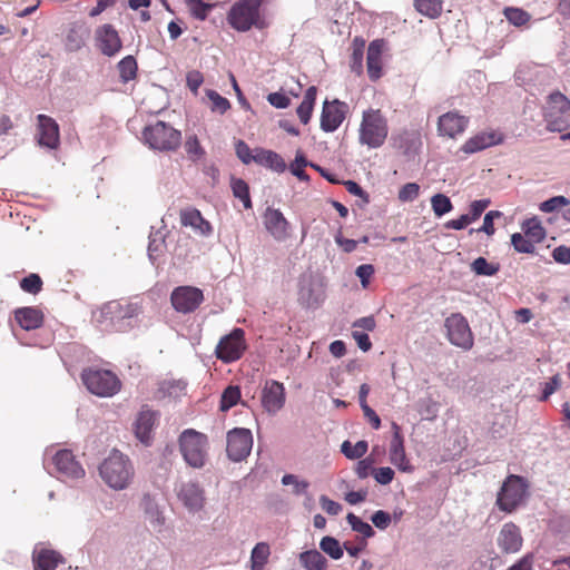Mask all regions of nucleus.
Instances as JSON below:
<instances>
[{
    "label": "nucleus",
    "instance_id": "680f3d73",
    "mask_svg": "<svg viewBox=\"0 0 570 570\" xmlns=\"http://www.w3.org/2000/svg\"><path fill=\"white\" fill-rule=\"evenodd\" d=\"M235 151L243 164L249 165L250 163H254V149L252 150L245 141L237 140L235 144Z\"/></svg>",
    "mask_w": 570,
    "mask_h": 570
},
{
    "label": "nucleus",
    "instance_id": "6ab92c4d",
    "mask_svg": "<svg viewBox=\"0 0 570 570\" xmlns=\"http://www.w3.org/2000/svg\"><path fill=\"white\" fill-rule=\"evenodd\" d=\"M392 440L390 444V461L402 472H413L414 468L406 458L404 449V439L401 434V428L397 423L392 422Z\"/></svg>",
    "mask_w": 570,
    "mask_h": 570
},
{
    "label": "nucleus",
    "instance_id": "c03bdc74",
    "mask_svg": "<svg viewBox=\"0 0 570 570\" xmlns=\"http://www.w3.org/2000/svg\"><path fill=\"white\" fill-rule=\"evenodd\" d=\"M431 206L436 217H442L443 215L450 213L453 209V205L450 198L444 194H435L434 196H432Z\"/></svg>",
    "mask_w": 570,
    "mask_h": 570
},
{
    "label": "nucleus",
    "instance_id": "ea45409f",
    "mask_svg": "<svg viewBox=\"0 0 570 570\" xmlns=\"http://www.w3.org/2000/svg\"><path fill=\"white\" fill-rule=\"evenodd\" d=\"M440 411V404L431 396L422 397L417 402V412L424 420L433 421Z\"/></svg>",
    "mask_w": 570,
    "mask_h": 570
},
{
    "label": "nucleus",
    "instance_id": "e2e57ef3",
    "mask_svg": "<svg viewBox=\"0 0 570 570\" xmlns=\"http://www.w3.org/2000/svg\"><path fill=\"white\" fill-rule=\"evenodd\" d=\"M309 165L302 154H297L294 163L291 165V171L301 180H307L308 176L304 171V167Z\"/></svg>",
    "mask_w": 570,
    "mask_h": 570
},
{
    "label": "nucleus",
    "instance_id": "20e7f679",
    "mask_svg": "<svg viewBox=\"0 0 570 570\" xmlns=\"http://www.w3.org/2000/svg\"><path fill=\"white\" fill-rule=\"evenodd\" d=\"M87 390L99 397H111L121 389V381L110 370L88 367L81 373Z\"/></svg>",
    "mask_w": 570,
    "mask_h": 570
},
{
    "label": "nucleus",
    "instance_id": "4d7b16f0",
    "mask_svg": "<svg viewBox=\"0 0 570 570\" xmlns=\"http://www.w3.org/2000/svg\"><path fill=\"white\" fill-rule=\"evenodd\" d=\"M504 14L507 20L517 27L523 26L530 18L524 10L519 8H507Z\"/></svg>",
    "mask_w": 570,
    "mask_h": 570
},
{
    "label": "nucleus",
    "instance_id": "a211bd4d",
    "mask_svg": "<svg viewBox=\"0 0 570 570\" xmlns=\"http://www.w3.org/2000/svg\"><path fill=\"white\" fill-rule=\"evenodd\" d=\"M95 40L97 48L107 57H114L122 47L117 30L109 23L96 29Z\"/></svg>",
    "mask_w": 570,
    "mask_h": 570
},
{
    "label": "nucleus",
    "instance_id": "b1692460",
    "mask_svg": "<svg viewBox=\"0 0 570 570\" xmlns=\"http://www.w3.org/2000/svg\"><path fill=\"white\" fill-rule=\"evenodd\" d=\"M522 535L519 527L512 522L504 523L498 534L497 543L503 553H515L522 547Z\"/></svg>",
    "mask_w": 570,
    "mask_h": 570
},
{
    "label": "nucleus",
    "instance_id": "0e129e2a",
    "mask_svg": "<svg viewBox=\"0 0 570 570\" xmlns=\"http://www.w3.org/2000/svg\"><path fill=\"white\" fill-rule=\"evenodd\" d=\"M489 205L490 199H479L472 202L470 205V212L466 214L470 218V222L473 223L476 220Z\"/></svg>",
    "mask_w": 570,
    "mask_h": 570
},
{
    "label": "nucleus",
    "instance_id": "37998d69",
    "mask_svg": "<svg viewBox=\"0 0 570 570\" xmlns=\"http://www.w3.org/2000/svg\"><path fill=\"white\" fill-rule=\"evenodd\" d=\"M118 70L122 81L127 82L136 77L137 62L132 56H127L118 62Z\"/></svg>",
    "mask_w": 570,
    "mask_h": 570
},
{
    "label": "nucleus",
    "instance_id": "bb28decb",
    "mask_svg": "<svg viewBox=\"0 0 570 570\" xmlns=\"http://www.w3.org/2000/svg\"><path fill=\"white\" fill-rule=\"evenodd\" d=\"M385 48L383 39H376L370 42L367 47V73L371 80L375 81L382 76V55Z\"/></svg>",
    "mask_w": 570,
    "mask_h": 570
},
{
    "label": "nucleus",
    "instance_id": "a19ab883",
    "mask_svg": "<svg viewBox=\"0 0 570 570\" xmlns=\"http://www.w3.org/2000/svg\"><path fill=\"white\" fill-rule=\"evenodd\" d=\"M230 187L233 195L242 200L246 209L252 208V200L249 196V187L247 183L240 178H232Z\"/></svg>",
    "mask_w": 570,
    "mask_h": 570
},
{
    "label": "nucleus",
    "instance_id": "69168bd1",
    "mask_svg": "<svg viewBox=\"0 0 570 570\" xmlns=\"http://www.w3.org/2000/svg\"><path fill=\"white\" fill-rule=\"evenodd\" d=\"M373 476L377 483L386 485L392 482L394 471L389 466H382L373 470Z\"/></svg>",
    "mask_w": 570,
    "mask_h": 570
},
{
    "label": "nucleus",
    "instance_id": "79ce46f5",
    "mask_svg": "<svg viewBox=\"0 0 570 570\" xmlns=\"http://www.w3.org/2000/svg\"><path fill=\"white\" fill-rule=\"evenodd\" d=\"M368 449V444L366 441L361 440L355 444H352L350 441H344L341 445L342 453L351 460L361 459Z\"/></svg>",
    "mask_w": 570,
    "mask_h": 570
},
{
    "label": "nucleus",
    "instance_id": "603ef678",
    "mask_svg": "<svg viewBox=\"0 0 570 570\" xmlns=\"http://www.w3.org/2000/svg\"><path fill=\"white\" fill-rule=\"evenodd\" d=\"M185 149L191 160H197L205 155L196 135H190L185 141Z\"/></svg>",
    "mask_w": 570,
    "mask_h": 570
},
{
    "label": "nucleus",
    "instance_id": "1a4fd4ad",
    "mask_svg": "<svg viewBox=\"0 0 570 570\" xmlns=\"http://www.w3.org/2000/svg\"><path fill=\"white\" fill-rule=\"evenodd\" d=\"M446 337L450 343L464 351L472 348L474 338L466 318L461 313H453L444 321Z\"/></svg>",
    "mask_w": 570,
    "mask_h": 570
},
{
    "label": "nucleus",
    "instance_id": "6e6d98bb",
    "mask_svg": "<svg viewBox=\"0 0 570 570\" xmlns=\"http://www.w3.org/2000/svg\"><path fill=\"white\" fill-rule=\"evenodd\" d=\"M569 199L564 196H554L540 204V210L543 213H552L569 205Z\"/></svg>",
    "mask_w": 570,
    "mask_h": 570
},
{
    "label": "nucleus",
    "instance_id": "4be33fe9",
    "mask_svg": "<svg viewBox=\"0 0 570 570\" xmlns=\"http://www.w3.org/2000/svg\"><path fill=\"white\" fill-rule=\"evenodd\" d=\"M140 313V307L137 303H129L126 305H121L119 302L112 301L106 303L99 311V314L96 316L97 322L102 323L106 320H110L111 322L115 318L125 320V318H134L138 316Z\"/></svg>",
    "mask_w": 570,
    "mask_h": 570
},
{
    "label": "nucleus",
    "instance_id": "9b49d317",
    "mask_svg": "<svg viewBox=\"0 0 570 570\" xmlns=\"http://www.w3.org/2000/svg\"><path fill=\"white\" fill-rule=\"evenodd\" d=\"M244 335L242 328H234L228 335L222 337L216 346V356L224 363L239 360L246 348Z\"/></svg>",
    "mask_w": 570,
    "mask_h": 570
},
{
    "label": "nucleus",
    "instance_id": "9d476101",
    "mask_svg": "<svg viewBox=\"0 0 570 570\" xmlns=\"http://www.w3.org/2000/svg\"><path fill=\"white\" fill-rule=\"evenodd\" d=\"M325 299V291L312 274H304L298 281L297 301L304 308L316 309Z\"/></svg>",
    "mask_w": 570,
    "mask_h": 570
},
{
    "label": "nucleus",
    "instance_id": "e433bc0d",
    "mask_svg": "<svg viewBox=\"0 0 570 570\" xmlns=\"http://www.w3.org/2000/svg\"><path fill=\"white\" fill-rule=\"evenodd\" d=\"M522 230L534 244L540 243L546 238V230L537 217L524 220L522 224Z\"/></svg>",
    "mask_w": 570,
    "mask_h": 570
},
{
    "label": "nucleus",
    "instance_id": "39448f33",
    "mask_svg": "<svg viewBox=\"0 0 570 570\" xmlns=\"http://www.w3.org/2000/svg\"><path fill=\"white\" fill-rule=\"evenodd\" d=\"M142 138L149 148L159 151H174L181 144L180 131L161 120L145 127Z\"/></svg>",
    "mask_w": 570,
    "mask_h": 570
},
{
    "label": "nucleus",
    "instance_id": "338daca9",
    "mask_svg": "<svg viewBox=\"0 0 570 570\" xmlns=\"http://www.w3.org/2000/svg\"><path fill=\"white\" fill-rule=\"evenodd\" d=\"M561 385V379L557 374L551 377L549 382H546L542 389L541 401H547Z\"/></svg>",
    "mask_w": 570,
    "mask_h": 570
},
{
    "label": "nucleus",
    "instance_id": "a18cd8bd",
    "mask_svg": "<svg viewBox=\"0 0 570 570\" xmlns=\"http://www.w3.org/2000/svg\"><path fill=\"white\" fill-rule=\"evenodd\" d=\"M240 399V390L238 386L230 385L222 394L219 409L223 412L228 411L237 404Z\"/></svg>",
    "mask_w": 570,
    "mask_h": 570
},
{
    "label": "nucleus",
    "instance_id": "09e8293b",
    "mask_svg": "<svg viewBox=\"0 0 570 570\" xmlns=\"http://www.w3.org/2000/svg\"><path fill=\"white\" fill-rule=\"evenodd\" d=\"M511 244L518 253L532 254L535 250L534 243L520 233L512 234Z\"/></svg>",
    "mask_w": 570,
    "mask_h": 570
},
{
    "label": "nucleus",
    "instance_id": "13d9d810",
    "mask_svg": "<svg viewBox=\"0 0 570 570\" xmlns=\"http://www.w3.org/2000/svg\"><path fill=\"white\" fill-rule=\"evenodd\" d=\"M269 547L267 543L259 542L252 550L250 561L252 563H258L265 566L269 557Z\"/></svg>",
    "mask_w": 570,
    "mask_h": 570
},
{
    "label": "nucleus",
    "instance_id": "7ed1b4c3",
    "mask_svg": "<svg viewBox=\"0 0 570 570\" xmlns=\"http://www.w3.org/2000/svg\"><path fill=\"white\" fill-rule=\"evenodd\" d=\"M389 135L387 120L380 109H367L363 111L358 129V141L368 148L381 147Z\"/></svg>",
    "mask_w": 570,
    "mask_h": 570
},
{
    "label": "nucleus",
    "instance_id": "412c9836",
    "mask_svg": "<svg viewBox=\"0 0 570 570\" xmlns=\"http://www.w3.org/2000/svg\"><path fill=\"white\" fill-rule=\"evenodd\" d=\"M346 104L340 100L325 101L321 115V128L325 132L335 131L345 118Z\"/></svg>",
    "mask_w": 570,
    "mask_h": 570
},
{
    "label": "nucleus",
    "instance_id": "f03ea898",
    "mask_svg": "<svg viewBox=\"0 0 570 570\" xmlns=\"http://www.w3.org/2000/svg\"><path fill=\"white\" fill-rule=\"evenodd\" d=\"M266 0H238L229 9L227 21L232 28L239 32H246L250 28L265 29L268 22L261 12V7Z\"/></svg>",
    "mask_w": 570,
    "mask_h": 570
},
{
    "label": "nucleus",
    "instance_id": "dca6fc26",
    "mask_svg": "<svg viewBox=\"0 0 570 570\" xmlns=\"http://www.w3.org/2000/svg\"><path fill=\"white\" fill-rule=\"evenodd\" d=\"M178 500L189 512H198L205 504V492L196 481L180 482L175 488Z\"/></svg>",
    "mask_w": 570,
    "mask_h": 570
},
{
    "label": "nucleus",
    "instance_id": "2eb2a0df",
    "mask_svg": "<svg viewBox=\"0 0 570 570\" xmlns=\"http://www.w3.org/2000/svg\"><path fill=\"white\" fill-rule=\"evenodd\" d=\"M52 464L56 469L57 476L65 481L77 480L85 476L83 468L69 450H59L52 456Z\"/></svg>",
    "mask_w": 570,
    "mask_h": 570
},
{
    "label": "nucleus",
    "instance_id": "aec40b11",
    "mask_svg": "<svg viewBox=\"0 0 570 570\" xmlns=\"http://www.w3.org/2000/svg\"><path fill=\"white\" fill-rule=\"evenodd\" d=\"M266 230L277 242H284L289 236V223L279 209L268 207L263 216Z\"/></svg>",
    "mask_w": 570,
    "mask_h": 570
},
{
    "label": "nucleus",
    "instance_id": "f3484780",
    "mask_svg": "<svg viewBox=\"0 0 570 570\" xmlns=\"http://www.w3.org/2000/svg\"><path fill=\"white\" fill-rule=\"evenodd\" d=\"M286 400L284 384L275 381L267 380L262 391V405L269 414L279 412Z\"/></svg>",
    "mask_w": 570,
    "mask_h": 570
},
{
    "label": "nucleus",
    "instance_id": "052dcab7",
    "mask_svg": "<svg viewBox=\"0 0 570 570\" xmlns=\"http://www.w3.org/2000/svg\"><path fill=\"white\" fill-rule=\"evenodd\" d=\"M420 186L416 183L405 184L399 191V199L403 203L413 202L419 197Z\"/></svg>",
    "mask_w": 570,
    "mask_h": 570
},
{
    "label": "nucleus",
    "instance_id": "473e14b6",
    "mask_svg": "<svg viewBox=\"0 0 570 570\" xmlns=\"http://www.w3.org/2000/svg\"><path fill=\"white\" fill-rule=\"evenodd\" d=\"M141 509L151 525L161 527L165 523V517L163 515L158 503L151 495H144L141 500Z\"/></svg>",
    "mask_w": 570,
    "mask_h": 570
},
{
    "label": "nucleus",
    "instance_id": "c756f323",
    "mask_svg": "<svg viewBox=\"0 0 570 570\" xmlns=\"http://www.w3.org/2000/svg\"><path fill=\"white\" fill-rule=\"evenodd\" d=\"M254 163L276 173H283L286 169V164L281 155L264 148L254 149Z\"/></svg>",
    "mask_w": 570,
    "mask_h": 570
},
{
    "label": "nucleus",
    "instance_id": "2f4dec72",
    "mask_svg": "<svg viewBox=\"0 0 570 570\" xmlns=\"http://www.w3.org/2000/svg\"><path fill=\"white\" fill-rule=\"evenodd\" d=\"M60 561V556L52 550L41 549L33 551L36 570H55Z\"/></svg>",
    "mask_w": 570,
    "mask_h": 570
},
{
    "label": "nucleus",
    "instance_id": "423d86ee",
    "mask_svg": "<svg viewBox=\"0 0 570 570\" xmlns=\"http://www.w3.org/2000/svg\"><path fill=\"white\" fill-rule=\"evenodd\" d=\"M549 131H563L570 128V100L560 91L548 96L543 111Z\"/></svg>",
    "mask_w": 570,
    "mask_h": 570
},
{
    "label": "nucleus",
    "instance_id": "f257e3e1",
    "mask_svg": "<svg viewBox=\"0 0 570 570\" xmlns=\"http://www.w3.org/2000/svg\"><path fill=\"white\" fill-rule=\"evenodd\" d=\"M102 481L115 491L130 487L135 478V468L130 459L118 450H112L99 465Z\"/></svg>",
    "mask_w": 570,
    "mask_h": 570
},
{
    "label": "nucleus",
    "instance_id": "393cba45",
    "mask_svg": "<svg viewBox=\"0 0 570 570\" xmlns=\"http://www.w3.org/2000/svg\"><path fill=\"white\" fill-rule=\"evenodd\" d=\"M469 124V119L456 111L442 115L438 121V131L441 136L454 138L462 134Z\"/></svg>",
    "mask_w": 570,
    "mask_h": 570
},
{
    "label": "nucleus",
    "instance_id": "c85d7f7f",
    "mask_svg": "<svg viewBox=\"0 0 570 570\" xmlns=\"http://www.w3.org/2000/svg\"><path fill=\"white\" fill-rule=\"evenodd\" d=\"M180 222L184 226L191 227L202 236H209L213 232L212 225L206 220L198 209L181 210Z\"/></svg>",
    "mask_w": 570,
    "mask_h": 570
},
{
    "label": "nucleus",
    "instance_id": "f8f14e48",
    "mask_svg": "<svg viewBox=\"0 0 570 570\" xmlns=\"http://www.w3.org/2000/svg\"><path fill=\"white\" fill-rule=\"evenodd\" d=\"M253 448V435L250 430L236 428L227 433L226 452L234 462H240L246 459Z\"/></svg>",
    "mask_w": 570,
    "mask_h": 570
},
{
    "label": "nucleus",
    "instance_id": "4c0bfd02",
    "mask_svg": "<svg viewBox=\"0 0 570 570\" xmlns=\"http://www.w3.org/2000/svg\"><path fill=\"white\" fill-rule=\"evenodd\" d=\"M415 9L423 16L435 19L442 12L441 0H414Z\"/></svg>",
    "mask_w": 570,
    "mask_h": 570
},
{
    "label": "nucleus",
    "instance_id": "f704fd0d",
    "mask_svg": "<svg viewBox=\"0 0 570 570\" xmlns=\"http://www.w3.org/2000/svg\"><path fill=\"white\" fill-rule=\"evenodd\" d=\"M186 382L183 380L164 381L159 384L157 396L178 399L185 394Z\"/></svg>",
    "mask_w": 570,
    "mask_h": 570
},
{
    "label": "nucleus",
    "instance_id": "cd10ccee",
    "mask_svg": "<svg viewBox=\"0 0 570 570\" xmlns=\"http://www.w3.org/2000/svg\"><path fill=\"white\" fill-rule=\"evenodd\" d=\"M14 320L22 330L32 331L42 325L43 314L33 306L20 307L14 311Z\"/></svg>",
    "mask_w": 570,
    "mask_h": 570
},
{
    "label": "nucleus",
    "instance_id": "774afa93",
    "mask_svg": "<svg viewBox=\"0 0 570 570\" xmlns=\"http://www.w3.org/2000/svg\"><path fill=\"white\" fill-rule=\"evenodd\" d=\"M552 257L557 263L570 264V247L560 245L552 250Z\"/></svg>",
    "mask_w": 570,
    "mask_h": 570
},
{
    "label": "nucleus",
    "instance_id": "49530a36",
    "mask_svg": "<svg viewBox=\"0 0 570 570\" xmlns=\"http://www.w3.org/2000/svg\"><path fill=\"white\" fill-rule=\"evenodd\" d=\"M206 96L210 101V110L213 112L223 115L230 108L229 101L217 91L208 89L206 90Z\"/></svg>",
    "mask_w": 570,
    "mask_h": 570
},
{
    "label": "nucleus",
    "instance_id": "5701e85b",
    "mask_svg": "<svg viewBox=\"0 0 570 570\" xmlns=\"http://www.w3.org/2000/svg\"><path fill=\"white\" fill-rule=\"evenodd\" d=\"M157 420L158 412L153 411L147 405L141 407L134 424L135 434L141 443H149Z\"/></svg>",
    "mask_w": 570,
    "mask_h": 570
},
{
    "label": "nucleus",
    "instance_id": "6e6552de",
    "mask_svg": "<svg viewBox=\"0 0 570 570\" xmlns=\"http://www.w3.org/2000/svg\"><path fill=\"white\" fill-rule=\"evenodd\" d=\"M527 489L528 484L522 476L509 475L497 495V505L501 511L513 512L524 501Z\"/></svg>",
    "mask_w": 570,
    "mask_h": 570
},
{
    "label": "nucleus",
    "instance_id": "0eeeda50",
    "mask_svg": "<svg viewBox=\"0 0 570 570\" xmlns=\"http://www.w3.org/2000/svg\"><path fill=\"white\" fill-rule=\"evenodd\" d=\"M207 436L193 429L185 430L179 436V449L186 463L195 469L205 465L207 456Z\"/></svg>",
    "mask_w": 570,
    "mask_h": 570
},
{
    "label": "nucleus",
    "instance_id": "864d4df0",
    "mask_svg": "<svg viewBox=\"0 0 570 570\" xmlns=\"http://www.w3.org/2000/svg\"><path fill=\"white\" fill-rule=\"evenodd\" d=\"M501 216H502V213L499 212V210H490V212H488L484 215L482 226L480 228H478V229H471L470 233L478 232V233H485L489 236L493 235L494 232H495L493 222H494L495 218H500Z\"/></svg>",
    "mask_w": 570,
    "mask_h": 570
},
{
    "label": "nucleus",
    "instance_id": "c9c22d12",
    "mask_svg": "<svg viewBox=\"0 0 570 570\" xmlns=\"http://www.w3.org/2000/svg\"><path fill=\"white\" fill-rule=\"evenodd\" d=\"M365 41L361 38H355L352 42V55L350 60V68L356 75L363 72V57H364Z\"/></svg>",
    "mask_w": 570,
    "mask_h": 570
},
{
    "label": "nucleus",
    "instance_id": "3c124183",
    "mask_svg": "<svg viewBox=\"0 0 570 570\" xmlns=\"http://www.w3.org/2000/svg\"><path fill=\"white\" fill-rule=\"evenodd\" d=\"M187 6L190 14L198 20H205L213 8L212 4L203 0H187Z\"/></svg>",
    "mask_w": 570,
    "mask_h": 570
},
{
    "label": "nucleus",
    "instance_id": "8fccbe9b",
    "mask_svg": "<svg viewBox=\"0 0 570 570\" xmlns=\"http://www.w3.org/2000/svg\"><path fill=\"white\" fill-rule=\"evenodd\" d=\"M471 269L476 275L493 276L499 271V265L488 263L484 257H478L472 262Z\"/></svg>",
    "mask_w": 570,
    "mask_h": 570
},
{
    "label": "nucleus",
    "instance_id": "5fc2aeb1",
    "mask_svg": "<svg viewBox=\"0 0 570 570\" xmlns=\"http://www.w3.org/2000/svg\"><path fill=\"white\" fill-rule=\"evenodd\" d=\"M20 287L30 294H37L42 288V281L38 274H29L20 281Z\"/></svg>",
    "mask_w": 570,
    "mask_h": 570
},
{
    "label": "nucleus",
    "instance_id": "de8ad7c7",
    "mask_svg": "<svg viewBox=\"0 0 570 570\" xmlns=\"http://www.w3.org/2000/svg\"><path fill=\"white\" fill-rule=\"evenodd\" d=\"M346 520L351 525L352 530L361 533L364 538H372L374 535L375 532L373 528L367 522L361 520L354 513H348L346 515Z\"/></svg>",
    "mask_w": 570,
    "mask_h": 570
},
{
    "label": "nucleus",
    "instance_id": "58836bf2",
    "mask_svg": "<svg viewBox=\"0 0 570 570\" xmlns=\"http://www.w3.org/2000/svg\"><path fill=\"white\" fill-rule=\"evenodd\" d=\"M320 549L334 560L341 559L344 553V546L342 547L340 541L331 535L322 538Z\"/></svg>",
    "mask_w": 570,
    "mask_h": 570
},
{
    "label": "nucleus",
    "instance_id": "72a5a7b5",
    "mask_svg": "<svg viewBox=\"0 0 570 570\" xmlns=\"http://www.w3.org/2000/svg\"><path fill=\"white\" fill-rule=\"evenodd\" d=\"M165 232L161 228H151L148 242V258L153 265H156L157 259L165 250Z\"/></svg>",
    "mask_w": 570,
    "mask_h": 570
},
{
    "label": "nucleus",
    "instance_id": "4468645a",
    "mask_svg": "<svg viewBox=\"0 0 570 570\" xmlns=\"http://www.w3.org/2000/svg\"><path fill=\"white\" fill-rule=\"evenodd\" d=\"M36 140L42 148L56 150L60 146V131L57 121L43 114L37 116Z\"/></svg>",
    "mask_w": 570,
    "mask_h": 570
},
{
    "label": "nucleus",
    "instance_id": "7c9ffc66",
    "mask_svg": "<svg viewBox=\"0 0 570 570\" xmlns=\"http://www.w3.org/2000/svg\"><path fill=\"white\" fill-rule=\"evenodd\" d=\"M298 561L305 570H326L328 566L327 559L316 549L301 552Z\"/></svg>",
    "mask_w": 570,
    "mask_h": 570
},
{
    "label": "nucleus",
    "instance_id": "bf43d9fd",
    "mask_svg": "<svg viewBox=\"0 0 570 570\" xmlns=\"http://www.w3.org/2000/svg\"><path fill=\"white\" fill-rule=\"evenodd\" d=\"M282 484L283 485H293V492L295 494H303L306 492L308 488L307 481H301L294 474H285L282 478Z\"/></svg>",
    "mask_w": 570,
    "mask_h": 570
},
{
    "label": "nucleus",
    "instance_id": "ddd939ff",
    "mask_svg": "<svg viewBox=\"0 0 570 570\" xmlns=\"http://www.w3.org/2000/svg\"><path fill=\"white\" fill-rule=\"evenodd\" d=\"M203 301V291L194 286L176 287L170 295L173 307L175 311L183 314L194 312Z\"/></svg>",
    "mask_w": 570,
    "mask_h": 570
},
{
    "label": "nucleus",
    "instance_id": "a878e982",
    "mask_svg": "<svg viewBox=\"0 0 570 570\" xmlns=\"http://www.w3.org/2000/svg\"><path fill=\"white\" fill-rule=\"evenodd\" d=\"M502 140L503 137L500 132L494 130L481 131L469 138L461 147V150L465 154H474L485 148L499 145Z\"/></svg>",
    "mask_w": 570,
    "mask_h": 570
}]
</instances>
